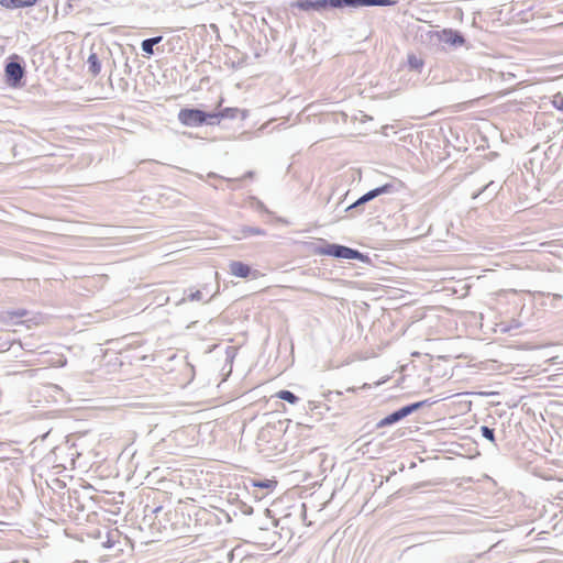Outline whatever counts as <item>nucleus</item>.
Wrapping results in <instances>:
<instances>
[{
  "instance_id": "obj_3",
  "label": "nucleus",
  "mask_w": 563,
  "mask_h": 563,
  "mask_svg": "<svg viewBox=\"0 0 563 563\" xmlns=\"http://www.w3.org/2000/svg\"><path fill=\"white\" fill-rule=\"evenodd\" d=\"M216 115L196 108H185L178 113V120L186 126H201L202 124L213 125Z\"/></svg>"
},
{
  "instance_id": "obj_12",
  "label": "nucleus",
  "mask_w": 563,
  "mask_h": 563,
  "mask_svg": "<svg viewBox=\"0 0 563 563\" xmlns=\"http://www.w3.org/2000/svg\"><path fill=\"white\" fill-rule=\"evenodd\" d=\"M29 314V311L26 309H15V310H8L1 313V321L3 322H14V319H21Z\"/></svg>"
},
{
  "instance_id": "obj_2",
  "label": "nucleus",
  "mask_w": 563,
  "mask_h": 563,
  "mask_svg": "<svg viewBox=\"0 0 563 563\" xmlns=\"http://www.w3.org/2000/svg\"><path fill=\"white\" fill-rule=\"evenodd\" d=\"M314 252L319 255H329L335 258L358 260L362 262L367 258L363 253L355 249L335 243H324V245L317 247Z\"/></svg>"
},
{
  "instance_id": "obj_17",
  "label": "nucleus",
  "mask_w": 563,
  "mask_h": 563,
  "mask_svg": "<svg viewBox=\"0 0 563 563\" xmlns=\"http://www.w3.org/2000/svg\"><path fill=\"white\" fill-rule=\"evenodd\" d=\"M500 189V187H498L493 180L489 181L488 184H486L479 191L477 192H474L472 198L473 199H476L478 198L482 194H485L487 192L489 196H490V199H493L498 190Z\"/></svg>"
},
{
  "instance_id": "obj_4",
  "label": "nucleus",
  "mask_w": 563,
  "mask_h": 563,
  "mask_svg": "<svg viewBox=\"0 0 563 563\" xmlns=\"http://www.w3.org/2000/svg\"><path fill=\"white\" fill-rule=\"evenodd\" d=\"M25 75V69L20 63V56L13 54L4 67L5 82L12 87H20Z\"/></svg>"
},
{
  "instance_id": "obj_5",
  "label": "nucleus",
  "mask_w": 563,
  "mask_h": 563,
  "mask_svg": "<svg viewBox=\"0 0 563 563\" xmlns=\"http://www.w3.org/2000/svg\"><path fill=\"white\" fill-rule=\"evenodd\" d=\"M302 11H321L328 8L343 9L345 8L344 0H299L291 4Z\"/></svg>"
},
{
  "instance_id": "obj_14",
  "label": "nucleus",
  "mask_w": 563,
  "mask_h": 563,
  "mask_svg": "<svg viewBox=\"0 0 563 563\" xmlns=\"http://www.w3.org/2000/svg\"><path fill=\"white\" fill-rule=\"evenodd\" d=\"M239 112H240L239 108H224L223 110H221L219 112H211V115H216L214 121H216V123H219L221 119L236 118Z\"/></svg>"
},
{
  "instance_id": "obj_16",
  "label": "nucleus",
  "mask_w": 563,
  "mask_h": 563,
  "mask_svg": "<svg viewBox=\"0 0 563 563\" xmlns=\"http://www.w3.org/2000/svg\"><path fill=\"white\" fill-rule=\"evenodd\" d=\"M87 65H88L89 71L93 76H98L100 74V71H101V63H100L99 57H98V55L96 53H91L88 56Z\"/></svg>"
},
{
  "instance_id": "obj_20",
  "label": "nucleus",
  "mask_w": 563,
  "mask_h": 563,
  "mask_svg": "<svg viewBox=\"0 0 563 563\" xmlns=\"http://www.w3.org/2000/svg\"><path fill=\"white\" fill-rule=\"evenodd\" d=\"M430 404L431 402L429 400H422V401H417V402L406 405V408L408 410V413L411 415L412 412L417 411L418 409H420L424 406H428Z\"/></svg>"
},
{
  "instance_id": "obj_21",
  "label": "nucleus",
  "mask_w": 563,
  "mask_h": 563,
  "mask_svg": "<svg viewBox=\"0 0 563 563\" xmlns=\"http://www.w3.org/2000/svg\"><path fill=\"white\" fill-rule=\"evenodd\" d=\"M481 433H482V435L485 439H487L492 443H495V431H494V429H492V428H489L487 426H482L481 427Z\"/></svg>"
},
{
  "instance_id": "obj_18",
  "label": "nucleus",
  "mask_w": 563,
  "mask_h": 563,
  "mask_svg": "<svg viewBox=\"0 0 563 563\" xmlns=\"http://www.w3.org/2000/svg\"><path fill=\"white\" fill-rule=\"evenodd\" d=\"M276 397L282 399V400H285L291 405H295L299 401V397H297L292 391L290 390H279L277 394H276Z\"/></svg>"
},
{
  "instance_id": "obj_13",
  "label": "nucleus",
  "mask_w": 563,
  "mask_h": 563,
  "mask_svg": "<svg viewBox=\"0 0 563 563\" xmlns=\"http://www.w3.org/2000/svg\"><path fill=\"white\" fill-rule=\"evenodd\" d=\"M238 233L240 234L238 239H246L252 235H265V230L258 228V227H251V225H242Z\"/></svg>"
},
{
  "instance_id": "obj_9",
  "label": "nucleus",
  "mask_w": 563,
  "mask_h": 563,
  "mask_svg": "<svg viewBox=\"0 0 563 563\" xmlns=\"http://www.w3.org/2000/svg\"><path fill=\"white\" fill-rule=\"evenodd\" d=\"M443 42L452 46H461L465 43V38L459 31L444 30Z\"/></svg>"
},
{
  "instance_id": "obj_24",
  "label": "nucleus",
  "mask_w": 563,
  "mask_h": 563,
  "mask_svg": "<svg viewBox=\"0 0 563 563\" xmlns=\"http://www.w3.org/2000/svg\"><path fill=\"white\" fill-rule=\"evenodd\" d=\"M114 536H118V533L117 532L108 533V539L106 542H103V545L106 548H112L114 545V540H113Z\"/></svg>"
},
{
  "instance_id": "obj_19",
  "label": "nucleus",
  "mask_w": 563,
  "mask_h": 563,
  "mask_svg": "<svg viewBox=\"0 0 563 563\" xmlns=\"http://www.w3.org/2000/svg\"><path fill=\"white\" fill-rule=\"evenodd\" d=\"M408 64L411 69L419 70L423 66V60L416 55H409Z\"/></svg>"
},
{
  "instance_id": "obj_26",
  "label": "nucleus",
  "mask_w": 563,
  "mask_h": 563,
  "mask_svg": "<svg viewBox=\"0 0 563 563\" xmlns=\"http://www.w3.org/2000/svg\"><path fill=\"white\" fill-rule=\"evenodd\" d=\"M347 391H355L354 387L347 388Z\"/></svg>"
},
{
  "instance_id": "obj_8",
  "label": "nucleus",
  "mask_w": 563,
  "mask_h": 563,
  "mask_svg": "<svg viewBox=\"0 0 563 563\" xmlns=\"http://www.w3.org/2000/svg\"><path fill=\"white\" fill-rule=\"evenodd\" d=\"M407 416H409V413H408L406 406H404V407L399 408L398 410L387 415L382 420H379L377 422V428H384V427L397 423L398 421L402 420Z\"/></svg>"
},
{
  "instance_id": "obj_6",
  "label": "nucleus",
  "mask_w": 563,
  "mask_h": 563,
  "mask_svg": "<svg viewBox=\"0 0 563 563\" xmlns=\"http://www.w3.org/2000/svg\"><path fill=\"white\" fill-rule=\"evenodd\" d=\"M229 267L230 273L235 277L247 278L252 276V278H257L258 276L257 271L253 272L252 268L243 262L233 261L230 263Z\"/></svg>"
},
{
  "instance_id": "obj_7",
  "label": "nucleus",
  "mask_w": 563,
  "mask_h": 563,
  "mask_svg": "<svg viewBox=\"0 0 563 563\" xmlns=\"http://www.w3.org/2000/svg\"><path fill=\"white\" fill-rule=\"evenodd\" d=\"M345 8L361 7H391L397 3L396 0H344Z\"/></svg>"
},
{
  "instance_id": "obj_23",
  "label": "nucleus",
  "mask_w": 563,
  "mask_h": 563,
  "mask_svg": "<svg viewBox=\"0 0 563 563\" xmlns=\"http://www.w3.org/2000/svg\"><path fill=\"white\" fill-rule=\"evenodd\" d=\"M552 104L555 109L563 111V95L556 93L553 96Z\"/></svg>"
},
{
  "instance_id": "obj_10",
  "label": "nucleus",
  "mask_w": 563,
  "mask_h": 563,
  "mask_svg": "<svg viewBox=\"0 0 563 563\" xmlns=\"http://www.w3.org/2000/svg\"><path fill=\"white\" fill-rule=\"evenodd\" d=\"M213 297H214V294L210 295L208 299H205V294L202 290L188 289L185 291V296L179 301V303L185 302L187 300H189V301H202L203 300L205 302H209Z\"/></svg>"
},
{
  "instance_id": "obj_25",
  "label": "nucleus",
  "mask_w": 563,
  "mask_h": 563,
  "mask_svg": "<svg viewBox=\"0 0 563 563\" xmlns=\"http://www.w3.org/2000/svg\"><path fill=\"white\" fill-rule=\"evenodd\" d=\"M254 176V172H247L243 178H252Z\"/></svg>"
},
{
  "instance_id": "obj_11",
  "label": "nucleus",
  "mask_w": 563,
  "mask_h": 563,
  "mask_svg": "<svg viewBox=\"0 0 563 563\" xmlns=\"http://www.w3.org/2000/svg\"><path fill=\"white\" fill-rule=\"evenodd\" d=\"M37 0H0V4L7 9L29 8L35 5Z\"/></svg>"
},
{
  "instance_id": "obj_1",
  "label": "nucleus",
  "mask_w": 563,
  "mask_h": 563,
  "mask_svg": "<svg viewBox=\"0 0 563 563\" xmlns=\"http://www.w3.org/2000/svg\"><path fill=\"white\" fill-rule=\"evenodd\" d=\"M402 189H404L402 181L397 180V179L391 180V181L386 183L382 186H378V187L367 191L363 196H361L355 202H353L351 206H349L346 208V211H349L353 214L354 212H358L360 208L363 205L372 201L373 199L378 198L383 195L397 194V192L401 191Z\"/></svg>"
},
{
  "instance_id": "obj_22",
  "label": "nucleus",
  "mask_w": 563,
  "mask_h": 563,
  "mask_svg": "<svg viewBox=\"0 0 563 563\" xmlns=\"http://www.w3.org/2000/svg\"><path fill=\"white\" fill-rule=\"evenodd\" d=\"M275 485H276V482L271 481V479L254 481L253 482V486L254 487L265 488V489H271V488L275 487Z\"/></svg>"
},
{
  "instance_id": "obj_15",
  "label": "nucleus",
  "mask_w": 563,
  "mask_h": 563,
  "mask_svg": "<svg viewBox=\"0 0 563 563\" xmlns=\"http://www.w3.org/2000/svg\"><path fill=\"white\" fill-rule=\"evenodd\" d=\"M163 40V36H154V37H150V38H145L142 41L141 43V48L142 51L147 54V55H153L154 54V46L158 43H161Z\"/></svg>"
}]
</instances>
